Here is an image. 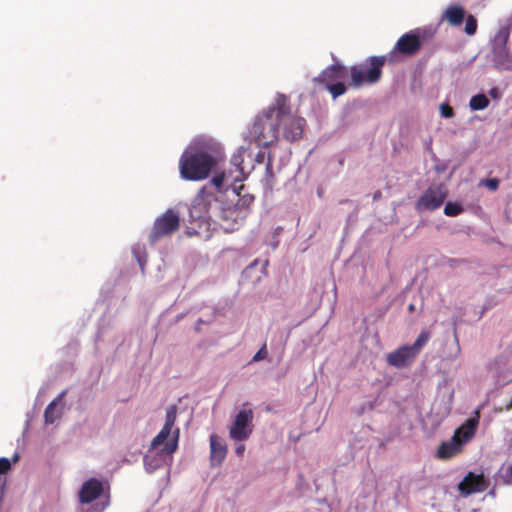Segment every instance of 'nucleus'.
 I'll return each instance as SVG.
<instances>
[{"label":"nucleus","instance_id":"obj_1","mask_svg":"<svg viewBox=\"0 0 512 512\" xmlns=\"http://www.w3.org/2000/svg\"><path fill=\"white\" fill-rule=\"evenodd\" d=\"M221 159L222 150L219 144L193 148L184 152L180 158L181 176L192 181L205 179Z\"/></svg>","mask_w":512,"mask_h":512},{"label":"nucleus","instance_id":"obj_2","mask_svg":"<svg viewBox=\"0 0 512 512\" xmlns=\"http://www.w3.org/2000/svg\"><path fill=\"white\" fill-rule=\"evenodd\" d=\"M275 119L278 136L294 142L302 138L305 119L291 113L289 100L285 95L279 94L275 99Z\"/></svg>","mask_w":512,"mask_h":512},{"label":"nucleus","instance_id":"obj_3","mask_svg":"<svg viewBox=\"0 0 512 512\" xmlns=\"http://www.w3.org/2000/svg\"><path fill=\"white\" fill-rule=\"evenodd\" d=\"M249 138L260 147H269L278 140L275 103L256 117Z\"/></svg>","mask_w":512,"mask_h":512},{"label":"nucleus","instance_id":"obj_4","mask_svg":"<svg viewBox=\"0 0 512 512\" xmlns=\"http://www.w3.org/2000/svg\"><path fill=\"white\" fill-rule=\"evenodd\" d=\"M385 63V56H371L364 63L352 66L350 68V85L358 88L366 83H377L381 79L382 67Z\"/></svg>","mask_w":512,"mask_h":512},{"label":"nucleus","instance_id":"obj_5","mask_svg":"<svg viewBox=\"0 0 512 512\" xmlns=\"http://www.w3.org/2000/svg\"><path fill=\"white\" fill-rule=\"evenodd\" d=\"M218 208V201L215 194L202 187L195 196L190 208V218L194 221L206 222L214 218V211Z\"/></svg>","mask_w":512,"mask_h":512},{"label":"nucleus","instance_id":"obj_6","mask_svg":"<svg viewBox=\"0 0 512 512\" xmlns=\"http://www.w3.org/2000/svg\"><path fill=\"white\" fill-rule=\"evenodd\" d=\"M430 339L428 331H422L413 345H403L387 355V362L394 367L402 368L410 364Z\"/></svg>","mask_w":512,"mask_h":512},{"label":"nucleus","instance_id":"obj_7","mask_svg":"<svg viewBox=\"0 0 512 512\" xmlns=\"http://www.w3.org/2000/svg\"><path fill=\"white\" fill-rule=\"evenodd\" d=\"M179 227L180 217L178 213L173 209H168L154 221L149 234V242L155 244L160 239L178 231Z\"/></svg>","mask_w":512,"mask_h":512},{"label":"nucleus","instance_id":"obj_8","mask_svg":"<svg viewBox=\"0 0 512 512\" xmlns=\"http://www.w3.org/2000/svg\"><path fill=\"white\" fill-rule=\"evenodd\" d=\"M217 223L226 233L238 230L244 223L242 210L235 206H218L214 211L212 220Z\"/></svg>","mask_w":512,"mask_h":512},{"label":"nucleus","instance_id":"obj_9","mask_svg":"<svg viewBox=\"0 0 512 512\" xmlns=\"http://www.w3.org/2000/svg\"><path fill=\"white\" fill-rule=\"evenodd\" d=\"M448 192L443 184H432L416 203V209L433 211L438 209L447 198Z\"/></svg>","mask_w":512,"mask_h":512},{"label":"nucleus","instance_id":"obj_10","mask_svg":"<svg viewBox=\"0 0 512 512\" xmlns=\"http://www.w3.org/2000/svg\"><path fill=\"white\" fill-rule=\"evenodd\" d=\"M253 411L243 409L236 415L235 420L230 427V438L235 441H244L249 438L253 431Z\"/></svg>","mask_w":512,"mask_h":512},{"label":"nucleus","instance_id":"obj_11","mask_svg":"<svg viewBox=\"0 0 512 512\" xmlns=\"http://www.w3.org/2000/svg\"><path fill=\"white\" fill-rule=\"evenodd\" d=\"M508 38V32H501L495 38L492 49V60L495 66L502 70L512 69V56L507 48Z\"/></svg>","mask_w":512,"mask_h":512},{"label":"nucleus","instance_id":"obj_12","mask_svg":"<svg viewBox=\"0 0 512 512\" xmlns=\"http://www.w3.org/2000/svg\"><path fill=\"white\" fill-rule=\"evenodd\" d=\"M490 481L484 476L483 473L475 474L468 472L463 480L458 485V490L461 495L469 496L474 493L484 492L488 489Z\"/></svg>","mask_w":512,"mask_h":512},{"label":"nucleus","instance_id":"obj_13","mask_svg":"<svg viewBox=\"0 0 512 512\" xmlns=\"http://www.w3.org/2000/svg\"><path fill=\"white\" fill-rule=\"evenodd\" d=\"M422 42L419 35V30H414L403 34L396 42L394 51L403 55L413 56L421 48Z\"/></svg>","mask_w":512,"mask_h":512},{"label":"nucleus","instance_id":"obj_14","mask_svg":"<svg viewBox=\"0 0 512 512\" xmlns=\"http://www.w3.org/2000/svg\"><path fill=\"white\" fill-rule=\"evenodd\" d=\"M102 493V482L96 478H90L82 484L78 492V500L81 504H89L99 498Z\"/></svg>","mask_w":512,"mask_h":512},{"label":"nucleus","instance_id":"obj_15","mask_svg":"<svg viewBox=\"0 0 512 512\" xmlns=\"http://www.w3.org/2000/svg\"><path fill=\"white\" fill-rule=\"evenodd\" d=\"M347 75V69L340 62H335L334 64L325 68L319 75L314 79L315 82H319L322 84H330L333 81L340 80L345 78Z\"/></svg>","mask_w":512,"mask_h":512},{"label":"nucleus","instance_id":"obj_16","mask_svg":"<svg viewBox=\"0 0 512 512\" xmlns=\"http://www.w3.org/2000/svg\"><path fill=\"white\" fill-rule=\"evenodd\" d=\"M478 424L479 412H476L475 417L468 418L460 427L455 430L453 437H455L458 441H461V445L463 446L474 437Z\"/></svg>","mask_w":512,"mask_h":512},{"label":"nucleus","instance_id":"obj_17","mask_svg":"<svg viewBox=\"0 0 512 512\" xmlns=\"http://www.w3.org/2000/svg\"><path fill=\"white\" fill-rule=\"evenodd\" d=\"M227 455V445L217 435L210 436V461L212 466H219L222 464Z\"/></svg>","mask_w":512,"mask_h":512},{"label":"nucleus","instance_id":"obj_18","mask_svg":"<svg viewBox=\"0 0 512 512\" xmlns=\"http://www.w3.org/2000/svg\"><path fill=\"white\" fill-rule=\"evenodd\" d=\"M461 441H458L455 437L449 441L442 442L437 449V457L443 460L450 459L462 451Z\"/></svg>","mask_w":512,"mask_h":512},{"label":"nucleus","instance_id":"obj_19","mask_svg":"<svg viewBox=\"0 0 512 512\" xmlns=\"http://www.w3.org/2000/svg\"><path fill=\"white\" fill-rule=\"evenodd\" d=\"M66 392L63 391L58 395L45 409L44 419L46 424H53L57 419L62 416V408H58L59 403L62 398L65 396Z\"/></svg>","mask_w":512,"mask_h":512},{"label":"nucleus","instance_id":"obj_20","mask_svg":"<svg viewBox=\"0 0 512 512\" xmlns=\"http://www.w3.org/2000/svg\"><path fill=\"white\" fill-rule=\"evenodd\" d=\"M466 12L460 5H451L447 7L443 14V19L452 26H459L465 19Z\"/></svg>","mask_w":512,"mask_h":512},{"label":"nucleus","instance_id":"obj_21","mask_svg":"<svg viewBox=\"0 0 512 512\" xmlns=\"http://www.w3.org/2000/svg\"><path fill=\"white\" fill-rule=\"evenodd\" d=\"M489 103L485 94H477L470 99L469 106L472 110L478 111L487 108Z\"/></svg>","mask_w":512,"mask_h":512},{"label":"nucleus","instance_id":"obj_22","mask_svg":"<svg viewBox=\"0 0 512 512\" xmlns=\"http://www.w3.org/2000/svg\"><path fill=\"white\" fill-rule=\"evenodd\" d=\"M249 154L246 148L241 147L238 152L232 157V164L236 167V169L245 176V167L243 166L244 155Z\"/></svg>","mask_w":512,"mask_h":512},{"label":"nucleus","instance_id":"obj_23","mask_svg":"<svg viewBox=\"0 0 512 512\" xmlns=\"http://www.w3.org/2000/svg\"><path fill=\"white\" fill-rule=\"evenodd\" d=\"M172 429L167 427H162L160 432L152 439L151 448L155 449L156 447L162 445L170 436Z\"/></svg>","mask_w":512,"mask_h":512},{"label":"nucleus","instance_id":"obj_24","mask_svg":"<svg viewBox=\"0 0 512 512\" xmlns=\"http://www.w3.org/2000/svg\"><path fill=\"white\" fill-rule=\"evenodd\" d=\"M172 429L167 427H162L160 432L152 439L151 448L155 449L156 447L162 445L170 436Z\"/></svg>","mask_w":512,"mask_h":512},{"label":"nucleus","instance_id":"obj_25","mask_svg":"<svg viewBox=\"0 0 512 512\" xmlns=\"http://www.w3.org/2000/svg\"><path fill=\"white\" fill-rule=\"evenodd\" d=\"M327 90L331 93L333 98H337L346 92V86L343 82L326 84Z\"/></svg>","mask_w":512,"mask_h":512},{"label":"nucleus","instance_id":"obj_26","mask_svg":"<svg viewBox=\"0 0 512 512\" xmlns=\"http://www.w3.org/2000/svg\"><path fill=\"white\" fill-rule=\"evenodd\" d=\"M463 212V207L456 202H448L444 207L446 216L455 217Z\"/></svg>","mask_w":512,"mask_h":512},{"label":"nucleus","instance_id":"obj_27","mask_svg":"<svg viewBox=\"0 0 512 512\" xmlns=\"http://www.w3.org/2000/svg\"><path fill=\"white\" fill-rule=\"evenodd\" d=\"M177 409L176 406H171L166 413L164 427L172 429L176 421Z\"/></svg>","mask_w":512,"mask_h":512},{"label":"nucleus","instance_id":"obj_28","mask_svg":"<svg viewBox=\"0 0 512 512\" xmlns=\"http://www.w3.org/2000/svg\"><path fill=\"white\" fill-rule=\"evenodd\" d=\"M465 19H466L465 32L468 35H474L476 33L477 27H478L477 19L473 15H468Z\"/></svg>","mask_w":512,"mask_h":512},{"label":"nucleus","instance_id":"obj_29","mask_svg":"<svg viewBox=\"0 0 512 512\" xmlns=\"http://www.w3.org/2000/svg\"><path fill=\"white\" fill-rule=\"evenodd\" d=\"M173 439L171 442H168L166 443L165 447H164V452L167 453V454H172L174 453L177 448H178V439H179V429H175L174 433H173Z\"/></svg>","mask_w":512,"mask_h":512},{"label":"nucleus","instance_id":"obj_30","mask_svg":"<svg viewBox=\"0 0 512 512\" xmlns=\"http://www.w3.org/2000/svg\"><path fill=\"white\" fill-rule=\"evenodd\" d=\"M489 190L496 191L499 187V180L497 178H489L482 181Z\"/></svg>","mask_w":512,"mask_h":512},{"label":"nucleus","instance_id":"obj_31","mask_svg":"<svg viewBox=\"0 0 512 512\" xmlns=\"http://www.w3.org/2000/svg\"><path fill=\"white\" fill-rule=\"evenodd\" d=\"M440 110H441V115L444 118H451L454 116L453 108L447 103L441 104Z\"/></svg>","mask_w":512,"mask_h":512},{"label":"nucleus","instance_id":"obj_32","mask_svg":"<svg viewBox=\"0 0 512 512\" xmlns=\"http://www.w3.org/2000/svg\"><path fill=\"white\" fill-rule=\"evenodd\" d=\"M268 351L266 344H264L257 353L253 356V361L259 362L267 357Z\"/></svg>","mask_w":512,"mask_h":512},{"label":"nucleus","instance_id":"obj_33","mask_svg":"<svg viewBox=\"0 0 512 512\" xmlns=\"http://www.w3.org/2000/svg\"><path fill=\"white\" fill-rule=\"evenodd\" d=\"M11 469V462L8 458H0V474H6Z\"/></svg>","mask_w":512,"mask_h":512},{"label":"nucleus","instance_id":"obj_34","mask_svg":"<svg viewBox=\"0 0 512 512\" xmlns=\"http://www.w3.org/2000/svg\"><path fill=\"white\" fill-rule=\"evenodd\" d=\"M265 172H266V179L271 181L273 179V177H274L271 155L268 156V161H267V164H266Z\"/></svg>","mask_w":512,"mask_h":512},{"label":"nucleus","instance_id":"obj_35","mask_svg":"<svg viewBox=\"0 0 512 512\" xmlns=\"http://www.w3.org/2000/svg\"><path fill=\"white\" fill-rule=\"evenodd\" d=\"M224 178H225L224 173L218 174L212 178L211 184L214 185L217 190H219L222 187Z\"/></svg>","mask_w":512,"mask_h":512},{"label":"nucleus","instance_id":"obj_36","mask_svg":"<svg viewBox=\"0 0 512 512\" xmlns=\"http://www.w3.org/2000/svg\"><path fill=\"white\" fill-rule=\"evenodd\" d=\"M502 478L505 484H512V464L505 470Z\"/></svg>","mask_w":512,"mask_h":512},{"label":"nucleus","instance_id":"obj_37","mask_svg":"<svg viewBox=\"0 0 512 512\" xmlns=\"http://www.w3.org/2000/svg\"><path fill=\"white\" fill-rule=\"evenodd\" d=\"M244 451H245V445H244V444H238V445L235 447V453H236V454H237V456H239V457H242V456H243Z\"/></svg>","mask_w":512,"mask_h":512},{"label":"nucleus","instance_id":"obj_38","mask_svg":"<svg viewBox=\"0 0 512 512\" xmlns=\"http://www.w3.org/2000/svg\"><path fill=\"white\" fill-rule=\"evenodd\" d=\"M264 159H265V152L260 151L255 156V162L258 164L263 163Z\"/></svg>","mask_w":512,"mask_h":512},{"label":"nucleus","instance_id":"obj_39","mask_svg":"<svg viewBox=\"0 0 512 512\" xmlns=\"http://www.w3.org/2000/svg\"><path fill=\"white\" fill-rule=\"evenodd\" d=\"M144 464L146 466V469L149 470L150 469V465H151V458H150V456L146 455L144 457Z\"/></svg>","mask_w":512,"mask_h":512},{"label":"nucleus","instance_id":"obj_40","mask_svg":"<svg viewBox=\"0 0 512 512\" xmlns=\"http://www.w3.org/2000/svg\"><path fill=\"white\" fill-rule=\"evenodd\" d=\"M157 466L158 464H154V462L151 461L150 469L148 471H153L154 469H156Z\"/></svg>","mask_w":512,"mask_h":512},{"label":"nucleus","instance_id":"obj_41","mask_svg":"<svg viewBox=\"0 0 512 512\" xmlns=\"http://www.w3.org/2000/svg\"><path fill=\"white\" fill-rule=\"evenodd\" d=\"M19 460V455L18 454H15L13 456V462H17Z\"/></svg>","mask_w":512,"mask_h":512},{"label":"nucleus","instance_id":"obj_42","mask_svg":"<svg viewBox=\"0 0 512 512\" xmlns=\"http://www.w3.org/2000/svg\"><path fill=\"white\" fill-rule=\"evenodd\" d=\"M511 407H512V400H511L510 405L507 406V409H510Z\"/></svg>","mask_w":512,"mask_h":512},{"label":"nucleus","instance_id":"obj_43","mask_svg":"<svg viewBox=\"0 0 512 512\" xmlns=\"http://www.w3.org/2000/svg\"><path fill=\"white\" fill-rule=\"evenodd\" d=\"M409 309H410V310H413V309H414V306L411 304V305L409 306Z\"/></svg>","mask_w":512,"mask_h":512}]
</instances>
